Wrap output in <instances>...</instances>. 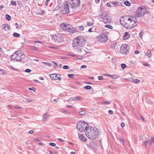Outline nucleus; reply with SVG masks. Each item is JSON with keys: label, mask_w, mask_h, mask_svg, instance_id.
<instances>
[{"label": "nucleus", "mask_w": 154, "mask_h": 154, "mask_svg": "<svg viewBox=\"0 0 154 154\" xmlns=\"http://www.w3.org/2000/svg\"><path fill=\"white\" fill-rule=\"evenodd\" d=\"M80 0H70L69 2H66L64 3V7L60 9V13L62 14H67L74 11L73 9L79 5Z\"/></svg>", "instance_id": "1"}, {"label": "nucleus", "mask_w": 154, "mask_h": 154, "mask_svg": "<svg viewBox=\"0 0 154 154\" xmlns=\"http://www.w3.org/2000/svg\"><path fill=\"white\" fill-rule=\"evenodd\" d=\"M85 42V40L83 37L78 36L73 40L72 46L75 49L77 50L83 47Z\"/></svg>", "instance_id": "2"}, {"label": "nucleus", "mask_w": 154, "mask_h": 154, "mask_svg": "<svg viewBox=\"0 0 154 154\" xmlns=\"http://www.w3.org/2000/svg\"><path fill=\"white\" fill-rule=\"evenodd\" d=\"M98 130L93 127H89V128L85 132L86 135L91 140H94L99 134Z\"/></svg>", "instance_id": "3"}, {"label": "nucleus", "mask_w": 154, "mask_h": 154, "mask_svg": "<svg viewBox=\"0 0 154 154\" xmlns=\"http://www.w3.org/2000/svg\"><path fill=\"white\" fill-rule=\"evenodd\" d=\"M148 11L143 6H140L136 11L135 16L136 17H142L145 14H146L148 17L145 18L146 20L149 19V14H147Z\"/></svg>", "instance_id": "4"}, {"label": "nucleus", "mask_w": 154, "mask_h": 154, "mask_svg": "<svg viewBox=\"0 0 154 154\" xmlns=\"http://www.w3.org/2000/svg\"><path fill=\"white\" fill-rule=\"evenodd\" d=\"M25 57L22 51L17 50L11 56V59L12 60L20 61Z\"/></svg>", "instance_id": "5"}, {"label": "nucleus", "mask_w": 154, "mask_h": 154, "mask_svg": "<svg viewBox=\"0 0 154 154\" xmlns=\"http://www.w3.org/2000/svg\"><path fill=\"white\" fill-rule=\"evenodd\" d=\"M61 28L69 32L71 34H73L77 32V30L75 28L73 27L69 24H67L64 22L61 24Z\"/></svg>", "instance_id": "6"}, {"label": "nucleus", "mask_w": 154, "mask_h": 154, "mask_svg": "<svg viewBox=\"0 0 154 154\" xmlns=\"http://www.w3.org/2000/svg\"><path fill=\"white\" fill-rule=\"evenodd\" d=\"M103 21L105 23H109L110 22L111 18L106 12L102 13L101 14Z\"/></svg>", "instance_id": "7"}, {"label": "nucleus", "mask_w": 154, "mask_h": 154, "mask_svg": "<svg viewBox=\"0 0 154 154\" xmlns=\"http://www.w3.org/2000/svg\"><path fill=\"white\" fill-rule=\"evenodd\" d=\"M107 36L105 33H102L96 37L97 40L102 43L106 42L107 41Z\"/></svg>", "instance_id": "8"}, {"label": "nucleus", "mask_w": 154, "mask_h": 154, "mask_svg": "<svg viewBox=\"0 0 154 154\" xmlns=\"http://www.w3.org/2000/svg\"><path fill=\"white\" fill-rule=\"evenodd\" d=\"M129 49V46L126 44L121 46L120 48V52L123 54H128Z\"/></svg>", "instance_id": "9"}, {"label": "nucleus", "mask_w": 154, "mask_h": 154, "mask_svg": "<svg viewBox=\"0 0 154 154\" xmlns=\"http://www.w3.org/2000/svg\"><path fill=\"white\" fill-rule=\"evenodd\" d=\"M52 39L55 41L57 43H60L63 41V38L62 37V35L58 33L57 35H52Z\"/></svg>", "instance_id": "10"}, {"label": "nucleus", "mask_w": 154, "mask_h": 154, "mask_svg": "<svg viewBox=\"0 0 154 154\" xmlns=\"http://www.w3.org/2000/svg\"><path fill=\"white\" fill-rule=\"evenodd\" d=\"M85 122L83 121H79L77 122L76 128H77L79 131H83V130H84L83 125H84Z\"/></svg>", "instance_id": "11"}, {"label": "nucleus", "mask_w": 154, "mask_h": 154, "mask_svg": "<svg viewBox=\"0 0 154 154\" xmlns=\"http://www.w3.org/2000/svg\"><path fill=\"white\" fill-rule=\"evenodd\" d=\"M128 20L129 21V23L132 28H133L137 26L136 23L134 21V20H131V18H129Z\"/></svg>", "instance_id": "12"}, {"label": "nucleus", "mask_w": 154, "mask_h": 154, "mask_svg": "<svg viewBox=\"0 0 154 154\" xmlns=\"http://www.w3.org/2000/svg\"><path fill=\"white\" fill-rule=\"evenodd\" d=\"M60 74H53L50 75V77L52 80H56L58 76H60Z\"/></svg>", "instance_id": "13"}, {"label": "nucleus", "mask_w": 154, "mask_h": 154, "mask_svg": "<svg viewBox=\"0 0 154 154\" xmlns=\"http://www.w3.org/2000/svg\"><path fill=\"white\" fill-rule=\"evenodd\" d=\"M2 28L5 30L8 31L10 29V26L7 24H4L2 25Z\"/></svg>", "instance_id": "14"}, {"label": "nucleus", "mask_w": 154, "mask_h": 154, "mask_svg": "<svg viewBox=\"0 0 154 154\" xmlns=\"http://www.w3.org/2000/svg\"><path fill=\"white\" fill-rule=\"evenodd\" d=\"M49 116H50L48 115L47 113L44 114L43 116V121L44 122L46 121L47 119L48 118Z\"/></svg>", "instance_id": "15"}, {"label": "nucleus", "mask_w": 154, "mask_h": 154, "mask_svg": "<svg viewBox=\"0 0 154 154\" xmlns=\"http://www.w3.org/2000/svg\"><path fill=\"white\" fill-rule=\"evenodd\" d=\"M79 139L82 141L83 142H85L86 141V139L85 137L82 134H79Z\"/></svg>", "instance_id": "16"}, {"label": "nucleus", "mask_w": 154, "mask_h": 154, "mask_svg": "<svg viewBox=\"0 0 154 154\" xmlns=\"http://www.w3.org/2000/svg\"><path fill=\"white\" fill-rule=\"evenodd\" d=\"M78 54H86V51L83 48H81L80 49L78 52Z\"/></svg>", "instance_id": "17"}, {"label": "nucleus", "mask_w": 154, "mask_h": 154, "mask_svg": "<svg viewBox=\"0 0 154 154\" xmlns=\"http://www.w3.org/2000/svg\"><path fill=\"white\" fill-rule=\"evenodd\" d=\"M83 128L84 130H83V131H85V129L86 131L89 129V128L88 124L86 122L84 123V125H83Z\"/></svg>", "instance_id": "18"}, {"label": "nucleus", "mask_w": 154, "mask_h": 154, "mask_svg": "<svg viewBox=\"0 0 154 154\" xmlns=\"http://www.w3.org/2000/svg\"><path fill=\"white\" fill-rule=\"evenodd\" d=\"M130 36V35L128 34V32H126L124 34L123 38L125 40L127 39Z\"/></svg>", "instance_id": "19"}, {"label": "nucleus", "mask_w": 154, "mask_h": 154, "mask_svg": "<svg viewBox=\"0 0 154 154\" xmlns=\"http://www.w3.org/2000/svg\"><path fill=\"white\" fill-rule=\"evenodd\" d=\"M111 3L115 6H120L121 5V4L120 3L117 2H111Z\"/></svg>", "instance_id": "20"}, {"label": "nucleus", "mask_w": 154, "mask_h": 154, "mask_svg": "<svg viewBox=\"0 0 154 154\" xmlns=\"http://www.w3.org/2000/svg\"><path fill=\"white\" fill-rule=\"evenodd\" d=\"M29 48L30 49L32 50L37 51L38 50V48L35 46L33 45H30L29 46Z\"/></svg>", "instance_id": "21"}, {"label": "nucleus", "mask_w": 154, "mask_h": 154, "mask_svg": "<svg viewBox=\"0 0 154 154\" xmlns=\"http://www.w3.org/2000/svg\"><path fill=\"white\" fill-rule=\"evenodd\" d=\"M82 99V97L80 96H78L75 97H73V100L75 101H78L79 100Z\"/></svg>", "instance_id": "22"}, {"label": "nucleus", "mask_w": 154, "mask_h": 154, "mask_svg": "<svg viewBox=\"0 0 154 154\" xmlns=\"http://www.w3.org/2000/svg\"><path fill=\"white\" fill-rule=\"evenodd\" d=\"M123 25L124 26V27L125 28H126V29H130L132 28L130 26V24H125L124 25L123 24Z\"/></svg>", "instance_id": "23"}, {"label": "nucleus", "mask_w": 154, "mask_h": 154, "mask_svg": "<svg viewBox=\"0 0 154 154\" xmlns=\"http://www.w3.org/2000/svg\"><path fill=\"white\" fill-rule=\"evenodd\" d=\"M146 55L148 56L149 57H150L151 56V51L150 50H147V52L146 54Z\"/></svg>", "instance_id": "24"}, {"label": "nucleus", "mask_w": 154, "mask_h": 154, "mask_svg": "<svg viewBox=\"0 0 154 154\" xmlns=\"http://www.w3.org/2000/svg\"><path fill=\"white\" fill-rule=\"evenodd\" d=\"M13 36L15 37H19L20 36V35L18 33L15 32L13 33Z\"/></svg>", "instance_id": "25"}, {"label": "nucleus", "mask_w": 154, "mask_h": 154, "mask_svg": "<svg viewBox=\"0 0 154 154\" xmlns=\"http://www.w3.org/2000/svg\"><path fill=\"white\" fill-rule=\"evenodd\" d=\"M154 142V137H152L150 141L149 142V143L150 144H151L153 143Z\"/></svg>", "instance_id": "26"}, {"label": "nucleus", "mask_w": 154, "mask_h": 154, "mask_svg": "<svg viewBox=\"0 0 154 154\" xmlns=\"http://www.w3.org/2000/svg\"><path fill=\"white\" fill-rule=\"evenodd\" d=\"M79 113L81 115H83L86 113V111L85 110H82L79 112Z\"/></svg>", "instance_id": "27"}, {"label": "nucleus", "mask_w": 154, "mask_h": 154, "mask_svg": "<svg viewBox=\"0 0 154 154\" xmlns=\"http://www.w3.org/2000/svg\"><path fill=\"white\" fill-rule=\"evenodd\" d=\"M107 75L109 77H111L112 78L116 79V78H118V77H117V75L114 76L113 75H111L108 74Z\"/></svg>", "instance_id": "28"}, {"label": "nucleus", "mask_w": 154, "mask_h": 154, "mask_svg": "<svg viewBox=\"0 0 154 154\" xmlns=\"http://www.w3.org/2000/svg\"><path fill=\"white\" fill-rule=\"evenodd\" d=\"M125 4L127 6H129L131 5V3L128 1H125L124 2Z\"/></svg>", "instance_id": "29"}, {"label": "nucleus", "mask_w": 154, "mask_h": 154, "mask_svg": "<svg viewBox=\"0 0 154 154\" xmlns=\"http://www.w3.org/2000/svg\"><path fill=\"white\" fill-rule=\"evenodd\" d=\"M6 19L8 21H10L11 19V17L8 14H6Z\"/></svg>", "instance_id": "30"}, {"label": "nucleus", "mask_w": 154, "mask_h": 154, "mask_svg": "<svg viewBox=\"0 0 154 154\" xmlns=\"http://www.w3.org/2000/svg\"><path fill=\"white\" fill-rule=\"evenodd\" d=\"M121 66L123 69H125L126 67V65L124 63H122L121 64Z\"/></svg>", "instance_id": "31"}, {"label": "nucleus", "mask_w": 154, "mask_h": 154, "mask_svg": "<svg viewBox=\"0 0 154 154\" xmlns=\"http://www.w3.org/2000/svg\"><path fill=\"white\" fill-rule=\"evenodd\" d=\"M91 87L89 85H86L84 87V88L87 90L90 89L91 88Z\"/></svg>", "instance_id": "32"}, {"label": "nucleus", "mask_w": 154, "mask_h": 154, "mask_svg": "<svg viewBox=\"0 0 154 154\" xmlns=\"http://www.w3.org/2000/svg\"><path fill=\"white\" fill-rule=\"evenodd\" d=\"M105 27L111 29L113 28V27L110 25H105Z\"/></svg>", "instance_id": "33"}, {"label": "nucleus", "mask_w": 154, "mask_h": 154, "mask_svg": "<svg viewBox=\"0 0 154 154\" xmlns=\"http://www.w3.org/2000/svg\"><path fill=\"white\" fill-rule=\"evenodd\" d=\"M11 4L12 5H14V6H16L17 5V3H16V2L14 1H13L12 0L11 2Z\"/></svg>", "instance_id": "34"}, {"label": "nucleus", "mask_w": 154, "mask_h": 154, "mask_svg": "<svg viewBox=\"0 0 154 154\" xmlns=\"http://www.w3.org/2000/svg\"><path fill=\"white\" fill-rule=\"evenodd\" d=\"M133 82L135 83H138L139 82V80L138 79H135L133 81Z\"/></svg>", "instance_id": "35"}, {"label": "nucleus", "mask_w": 154, "mask_h": 154, "mask_svg": "<svg viewBox=\"0 0 154 154\" xmlns=\"http://www.w3.org/2000/svg\"><path fill=\"white\" fill-rule=\"evenodd\" d=\"M74 76V75L73 74H69L68 75V76L70 78H73Z\"/></svg>", "instance_id": "36"}, {"label": "nucleus", "mask_w": 154, "mask_h": 154, "mask_svg": "<svg viewBox=\"0 0 154 154\" xmlns=\"http://www.w3.org/2000/svg\"><path fill=\"white\" fill-rule=\"evenodd\" d=\"M26 99L27 102H31L33 101V100L29 99V98H26Z\"/></svg>", "instance_id": "37"}, {"label": "nucleus", "mask_w": 154, "mask_h": 154, "mask_svg": "<svg viewBox=\"0 0 154 154\" xmlns=\"http://www.w3.org/2000/svg\"><path fill=\"white\" fill-rule=\"evenodd\" d=\"M87 26H91L93 25V23L91 22H87L86 24Z\"/></svg>", "instance_id": "38"}, {"label": "nucleus", "mask_w": 154, "mask_h": 154, "mask_svg": "<svg viewBox=\"0 0 154 154\" xmlns=\"http://www.w3.org/2000/svg\"><path fill=\"white\" fill-rule=\"evenodd\" d=\"M49 145L52 146H55L56 145V144L53 143H49Z\"/></svg>", "instance_id": "39"}, {"label": "nucleus", "mask_w": 154, "mask_h": 154, "mask_svg": "<svg viewBox=\"0 0 154 154\" xmlns=\"http://www.w3.org/2000/svg\"><path fill=\"white\" fill-rule=\"evenodd\" d=\"M31 71V70L29 69H25V72H26L29 73Z\"/></svg>", "instance_id": "40"}, {"label": "nucleus", "mask_w": 154, "mask_h": 154, "mask_svg": "<svg viewBox=\"0 0 154 154\" xmlns=\"http://www.w3.org/2000/svg\"><path fill=\"white\" fill-rule=\"evenodd\" d=\"M98 78L99 80H103V76H99L98 77Z\"/></svg>", "instance_id": "41"}, {"label": "nucleus", "mask_w": 154, "mask_h": 154, "mask_svg": "<svg viewBox=\"0 0 154 154\" xmlns=\"http://www.w3.org/2000/svg\"><path fill=\"white\" fill-rule=\"evenodd\" d=\"M4 70L3 69H0V75H2L4 74Z\"/></svg>", "instance_id": "42"}, {"label": "nucleus", "mask_w": 154, "mask_h": 154, "mask_svg": "<svg viewBox=\"0 0 154 154\" xmlns=\"http://www.w3.org/2000/svg\"><path fill=\"white\" fill-rule=\"evenodd\" d=\"M53 63H54V68H56L57 67H58V65L57 63L54 62H53Z\"/></svg>", "instance_id": "43"}, {"label": "nucleus", "mask_w": 154, "mask_h": 154, "mask_svg": "<svg viewBox=\"0 0 154 154\" xmlns=\"http://www.w3.org/2000/svg\"><path fill=\"white\" fill-rule=\"evenodd\" d=\"M63 68L64 69H68L69 68L68 66L66 65L64 66L63 67Z\"/></svg>", "instance_id": "44"}, {"label": "nucleus", "mask_w": 154, "mask_h": 154, "mask_svg": "<svg viewBox=\"0 0 154 154\" xmlns=\"http://www.w3.org/2000/svg\"><path fill=\"white\" fill-rule=\"evenodd\" d=\"M76 59L77 60L82 59V58H81L82 57H81L80 56H76Z\"/></svg>", "instance_id": "45"}, {"label": "nucleus", "mask_w": 154, "mask_h": 154, "mask_svg": "<svg viewBox=\"0 0 154 154\" xmlns=\"http://www.w3.org/2000/svg\"><path fill=\"white\" fill-rule=\"evenodd\" d=\"M15 26H16V28L17 29H20V27L19 26V25H18V24L17 23H15Z\"/></svg>", "instance_id": "46"}, {"label": "nucleus", "mask_w": 154, "mask_h": 154, "mask_svg": "<svg viewBox=\"0 0 154 154\" xmlns=\"http://www.w3.org/2000/svg\"><path fill=\"white\" fill-rule=\"evenodd\" d=\"M50 0H46V1L45 2V4L46 6H48L49 3H48V2H49Z\"/></svg>", "instance_id": "47"}, {"label": "nucleus", "mask_w": 154, "mask_h": 154, "mask_svg": "<svg viewBox=\"0 0 154 154\" xmlns=\"http://www.w3.org/2000/svg\"><path fill=\"white\" fill-rule=\"evenodd\" d=\"M102 103L106 104H109L110 103V102H109L108 101H104L102 102Z\"/></svg>", "instance_id": "48"}, {"label": "nucleus", "mask_w": 154, "mask_h": 154, "mask_svg": "<svg viewBox=\"0 0 154 154\" xmlns=\"http://www.w3.org/2000/svg\"><path fill=\"white\" fill-rule=\"evenodd\" d=\"M79 28V29L82 31H83L84 30V27L82 26H80Z\"/></svg>", "instance_id": "49"}, {"label": "nucleus", "mask_w": 154, "mask_h": 154, "mask_svg": "<svg viewBox=\"0 0 154 154\" xmlns=\"http://www.w3.org/2000/svg\"><path fill=\"white\" fill-rule=\"evenodd\" d=\"M120 140L121 142H122L123 144H124V143L125 142V140L123 138H122L120 139Z\"/></svg>", "instance_id": "50"}, {"label": "nucleus", "mask_w": 154, "mask_h": 154, "mask_svg": "<svg viewBox=\"0 0 154 154\" xmlns=\"http://www.w3.org/2000/svg\"><path fill=\"white\" fill-rule=\"evenodd\" d=\"M136 17H134L132 18V20H134V21L136 22V23H137V20L136 19Z\"/></svg>", "instance_id": "51"}, {"label": "nucleus", "mask_w": 154, "mask_h": 154, "mask_svg": "<svg viewBox=\"0 0 154 154\" xmlns=\"http://www.w3.org/2000/svg\"><path fill=\"white\" fill-rule=\"evenodd\" d=\"M41 12H40L39 13V14H43L45 12V11L44 10H42V11H41V10H40Z\"/></svg>", "instance_id": "52"}, {"label": "nucleus", "mask_w": 154, "mask_h": 154, "mask_svg": "<svg viewBox=\"0 0 154 154\" xmlns=\"http://www.w3.org/2000/svg\"><path fill=\"white\" fill-rule=\"evenodd\" d=\"M60 8V7H56L54 9V11H56L57 10H58L59 8Z\"/></svg>", "instance_id": "53"}, {"label": "nucleus", "mask_w": 154, "mask_h": 154, "mask_svg": "<svg viewBox=\"0 0 154 154\" xmlns=\"http://www.w3.org/2000/svg\"><path fill=\"white\" fill-rule=\"evenodd\" d=\"M29 90H32V91H34V90L35 89V88H34L33 87H32V88H29Z\"/></svg>", "instance_id": "54"}, {"label": "nucleus", "mask_w": 154, "mask_h": 154, "mask_svg": "<svg viewBox=\"0 0 154 154\" xmlns=\"http://www.w3.org/2000/svg\"><path fill=\"white\" fill-rule=\"evenodd\" d=\"M125 125V124L124 122H122L121 123V126L122 128H123L124 127Z\"/></svg>", "instance_id": "55"}, {"label": "nucleus", "mask_w": 154, "mask_h": 154, "mask_svg": "<svg viewBox=\"0 0 154 154\" xmlns=\"http://www.w3.org/2000/svg\"><path fill=\"white\" fill-rule=\"evenodd\" d=\"M109 113L110 114H113V112L111 110H110L108 111Z\"/></svg>", "instance_id": "56"}, {"label": "nucleus", "mask_w": 154, "mask_h": 154, "mask_svg": "<svg viewBox=\"0 0 154 154\" xmlns=\"http://www.w3.org/2000/svg\"><path fill=\"white\" fill-rule=\"evenodd\" d=\"M87 67V66L85 65H82L81 66V68H86Z\"/></svg>", "instance_id": "57"}, {"label": "nucleus", "mask_w": 154, "mask_h": 154, "mask_svg": "<svg viewBox=\"0 0 154 154\" xmlns=\"http://www.w3.org/2000/svg\"><path fill=\"white\" fill-rule=\"evenodd\" d=\"M73 97H71L69 99V101H74L73 100Z\"/></svg>", "instance_id": "58"}, {"label": "nucleus", "mask_w": 154, "mask_h": 154, "mask_svg": "<svg viewBox=\"0 0 154 154\" xmlns=\"http://www.w3.org/2000/svg\"><path fill=\"white\" fill-rule=\"evenodd\" d=\"M140 118L141 119V120H143V121H144V119L143 117L142 116L140 115Z\"/></svg>", "instance_id": "59"}, {"label": "nucleus", "mask_w": 154, "mask_h": 154, "mask_svg": "<svg viewBox=\"0 0 154 154\" xmlns=\"http://www.w3.org/2000/svg\"><path fill=\"white\" fill-rule=\"evenodd\" d=\"M147 141H145L144 143V146H146L147 145Z\"/></svg>", "instance_id": "60"}, {"label": "nucleus", "mask_w": 154, "mask_h": 154, "mask_svg": "<svg viewBox=\"0 0 154 154\" xmlns=\"http://www.w3.org/2000/svg\"><path fill=\"white\" fill-rule=\"evenodd\" d=\"M142 34L143 32H140L139 34V35L140 36V37H141V38H142Z\"/></svg>", "instance_id": "61"}, {"label": "nucleus", "mask_w": 154, "mask_h": 154, "mask_svg": "<svg viewBox=\"0 0 154 154\" xmlns=\"http://www.w3.org/2000/svg\"><path fill=\"white\" fill-rule=\"evenodd\" d=\"M60 76H58L56 80L57 79L59 80H61V77H60Z\"/></svg>", "instance_id": "62"}, {"label": "nucleus", "mask_w": 154, "mask_h": 154, "mask_svg": "<svg viewBox=\"0 0 154 154\" xmlns=\"http://www.w3.org/2000/svg\"><path fill=\"white\" fill-rule=\"evenodd\" d=\"M57 140H59V141H61V142L63 141V140L62 139H60V138H58L57 139Z\"/></svg>", "instance_id": "63"}, {"label": "nucleus", "mask_w": 154, "mask_h": 154, "mask_svg": "<svg viewBox=\"0 0 154 154\" xmlns=\"http://www.w3.org/2000/svg\"><path fill=\"white\" fill-rule=\"evenodd\" d=\"M50 154H54V152L51 151H49Z\"/></svg>", "instance_id": "64"}]
</instances>
